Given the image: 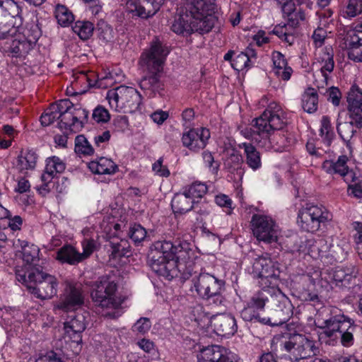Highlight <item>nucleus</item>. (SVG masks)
Masks as SVG:
<instances>
[{"label": "nucleus", "mask_w": 362, "mask_h": 362, "mask_svg": "<svg viewBox=\"0 0 362 362\" xmlns=\"http://www.w3.org/2000/svg\"><path fill=\"white\" fill-rule=\"evenodd\" d=\"M286 123L287 119L281 107L271 103L259 117L252 120L251 127L241 130V134L267 151H282L288 141L279 131Z\"/></svg>", "instance_id": "obj_1"}, {"label": "nucleus", "mask_w": 362, "mask_h": 362, "mask_svg": "<svg viewBox=\"0 0 362 362\" xmlns=\"http://www.w3.org/2000/svg\"><path fill=\"white\" fill-rule=\"evenodd\" d=\"M168 53V47L156 37L151 42L149 49L141 55L140 64L146 69L148 74L142 77L139 86L149 98L163 90L160 74Z\"/></svg>", "instance_id": "obj_2"}, {"label": "nucleus", "mask_w": 362, "mask_h": 362, "mask_svg": "<svg viewBox=\"0 0 362 362\" xmlns=\"http://www.w3.org/2000/svg\"><path fill=\"white\" fill-rule=\"evenodd\" d=\"M318 327L322 329L320 337L325 343L334 346L339 341L344 347H350L354 344V334L357 325L354 320L344 314L335 315L320 322Z\"/></svg>", "instance_id": "obj_3"}, {"label": "nucleus", "mask_w": 362, "mask_h": 362, "mask_svg": "<svg viewBox=\"0 0 362 362\" xmlns=\"http://www.w3.org/2000/svg\"><path fill=\"white\" fill-rule=\"evenodd\" d=\"M16 279L25 284L30 292L40 299H49L57 292L58 282L55 276L42 270V267H31L28 276L23 269L16 270Z\"/></svg>", "instance_id": "obj_4"}, {"label": "nucleus", "mask_w": 362, "mask_h": 362, "mask_svg": "<svg viewBox=\"0 0 362 362\" xmlns=\"http://www.w3.org/2000/svg\"><path fill=\"white\" fill-rule=\"evenodd\" d=\"M223 281L208 273H200L192 279L190 290L195 291L202 298L209 300L210 303L221 305L224 301L222 295Z\"/></svg>", "instance_id": "obj_5"}, {"label": "nucleus", "mask_w": 362, "mask_h": 362, "mask_svg": "<svg viewBox=\"0 0 362 362\" xmlns=\"http://www.w3.org/2000/svg\"><path fill=\"white\" fill-rule=\"evenodd\" d=\"M350 121L338 123L337 129L340 137L351 148L350 140L357 129L362 128V95L351 93L347 96Z\"/></svg>", "instance_id": "obj_6"}, {"label": "nucleus", "mask_w": 362, "mask_h": 362, "mask_svg": "<svg viewBox=\"0 0 362 362\" xmlns=\"http://www.w3.org/2000/svg\"><path fill=\"white\" fill-rule=\"evenodd\" d=\"M216 0H187L186 11L195 19L197 29L210 32L216 21L217 11Z\"/></svg>", "instance_id": "obj_7"}, {"label": "nucleus", "mask_w": 362, "mask_h": 362, "mask_svg": "<svg viewBox=\"0 0 362 362\" xmlns=\"http://www.w3.org/2000/svg\"><path fill=\"white\" fill-rule=\"evenodd\" d=\"M252 274L258 279L262 288L272 290L279 289V282L281 280L280 264L272 260L267 254L256 258L252 263Z\"/></svg>", "instance_id": "obj_8"}, {"label": "nucleus", "mask_w": 362, "mask_h": 362, "mask_svg": "<svg viewBox=\"0 0 362 362\" xmlns=\"http://www.w3.org/2000/svg\"><path fill=\"white\" fill-rule=\"evenodd\" d=\"M106 98L112 108L124 113L137 110L142 100L141 95L136 89L126 86L109 90Z\"/></svg>", "instance_id": "obj_9"}, {"label": "nucleus", "mask_w": 362, "mask_h": 362, "mask_svg": "<svg viewBox=\"0 0 362 362\" xmlns=\"http://www.w3.org/2000/svg\"><path fill=\"white\" fill-rule=\"evenodd\" d=\"M117 289V285L110 276H102L92 286V301L95 306L101 308H117L122 303L115 298Z\"/></svg>", "instance_id": "obj_10"}, {"label": "nucleus", "mask_w": 362, "mask_h": 362, "mask_svg": "<svg viewBox=\"0 0 362 362\" xmlns=\"http://www.w3.org/2000/svg\"><path fill=\"white\" fill-rule=\"evenodd\" d=\"M280 346L289 354L293 361L313 357L319 351L314 340L300 334H294L287 339L280 340Z\"/></svg>", "instance_id": "obj_11"}, {"label": "nucleus", "mask_w": 362, "mask_h": 362, "mask_svg": "<svg viewBox=\"0 0 362 362\" xmlns=\"http://www.w3.org/2000/svg\"><path fill=\"white\" fill-rule=\"evenodd\" d=\"M271 296L270 317L262 318V324L272 327L281 326L293 315V306L289 298L280 290L274 289Z\"/></svg>", "instance_id": "obj_12"}, {"label": "nucleus", "mask_w": 362, "mask_h": 362, "mask_svg": "<svg viewBox=\"0 0 362 362\" xmlns=\"http://www.w3.org/2000/svg\"><path fill=\"white\" fill-rule=\"evenodd\" d=\"M332 219L331 214L323 207L317 205H307L299 210L297 223L304 231H317L321 224Z\"/></svg>", "instance_id": "obj_13"}, {"label": "nucleus", "mask_w": 362, "mask_h": 362, "mask_svg": "<svg viewBox=\"0 0 362 362\" xmlns=\"http://www.w3.org/2000/svg\"><path fill=\"white\" fill-rule=\"evenodd\" d=\"M21 7L13 0H0V40L12 37L18 32L13 19L21 22Z\"/></svg>", "instance_id": "obj_14"}, {"label": "nucleus", "mask_w": 362, "mask_h": 362, "mask_svg": "<svg viewBox=\"0 0 362 362\" xmlns=\"http://www.w3.org/2000/svg\"><path fill=\"white\" fill-rule=\"evenodd\" d=\"M197 258V251L191 240L178 238L175 242L174 259L182 269V277L188 279L192 276V267Z\"/></svg>", "instance_id": "obj_15"}, {"label": "nucleus", "mask_w": 362, "mask_h": 362, "mask_svg": "<svg viewBox=\"0 0 362 362\" xmlns=\"http://www.w3.org/2000/svg\"><path fill=\"white\" fill-rule=\"evenodd\" d=\"M253 235L259 240L266 243L278 242L279 228L272 217L255 214L250 221Z\"/></svg>", "instance_id": "obj_16"}, {"label": "nucleus", "mask_w": 362, "mask_h": 362, "mask_svg": "<svg viewBox=\"0 0 362 362\" xmlns=\"http://www.w3.org/2000/svg\"><path fill=\"white\" fill-rule=\"evenodd\" d=\"M148 264L158 276L168 280L177 277L179 274L182 276V269L179 268L177 262L173 258L160 257L153 252V256L148 257Z\"/></svg>", "instance_id": "obj_17"}, {"label": "nucleus", "mask_w": 362, "mask_h": 362, "mask_svg": "<svg viewBox=\"0 0 362 362\" xmlns=\"http://www.w3.org/2000/svg\"><path fill=\"white\" fill-rule=\"evenodd\" d=\"M323 170L330 175H340L344 182L356 180V173L358 170L350 167V160L345 156H339L337 160H325L322 163Z\"/></svg>", "instance_id": "obj_18"}, {"label": "nucleus", "mask_w": 362, "mask_h": 362, "mask_svg": "<svg viewBox=\"0 0 362 362\" xmlns=\"http://www.w3.org/2000/svg\"><path fill=\"white\" fill-rule=\"evenodd\" d=\"M165 0H127L126 10L132 16L147 18L160 9Z\"/></svg>", "instance_id": "obj_19"}, {"label": "nucleus", "mask_w": 362, "mask_h": 362, "mask_svg": "<svg viewBox=\"0 0 362 362\" xmlns=\"http://www.w3.org/2000/svg\"><path fill=\"white\" fill-rule=\"evenodd\" d=\"M66 165L64 162L57 156H52L46 160V166L44 173L41 175L42 184L37 189L40 194L45 196L51 190L52 180L58 173L64 171Z\"/></svg>", "instance_id": "obj_20"}, {"label": "nucleus", "mask_w": 362, "mask_h": 362, "mask_svg": "<svg viewBox=\"0 0 362 362\" xmlns=\"http://www.w3.org/2000/svg\"><path fill=\"white\" fill-rule=\"evenodd\" d=\"M67 113H63L59 117L58 127L60 129L76 133L82 129L85 122L88 121V112L84 109L74 110Z\"/></svg>", "instance_id": "obj_21"}, {"label": "nucleus", "mask_w": 362, "mask_h": 362, "mask_svg": "<svg viewBox=\"0 0 362 362\" xmlns=\"http://www.w3.org/2000/svg\"><path fill=\"white\" fill-rule=\"evenodd\" d=\"M358 269L354 265L338 267L328 273L330 281L335 286L350 288L356 284Z\"/></svg>", "instance_id": "obj_22"}, {"label": "nucleus", "mask_w": 362, "mask_h": 362, "mask_svg": "<svg viewBox=\"0 0 362 362\" xmlns=\"http://www.w3.org/2000/svg\"><path fill=\"white\" fill-rule=\"evenodd\" d=\"M209 138L210 132L208 129H191L183 133L182 142L190 151L197 152L205 148Z\"/></svg>", "instance_id": "obj_23"}, {"label": "nucleus", "mask_w": 362, "mask_h": 362, "mask_svg": "<svg viewBox=\"0 0 362 362\" xmlns=\"http://www.w3.org/2000/svg\"><path fill=\"white\" fill-rule=\"evenodd\" d=\"M320 277V272L319 271H314L313 273H307L300 276L297 289L303 300L321 304L318 296L312 292Z\"/></svg>", "instance_id": "obj_24"}, {"label": "nucleus", "mask_w": 362, "mask_h": 362, "mask_svg": "<svg viewBox=\"0 0 362 362\" xmlns=\"http://www.w3.org/2000/svg\"><path fill=\"white\" fill-rule=\"evenodd\" d=\"M320 277V272L319 271H314L313 273H307L300 276L297 289L303 300L321 304L318 296L312 292Z\"/></svg>", "instance_id": "obj_25"}, {"label": "nucleus", "mask_w": 362, "mask_h": 362, "mask_svg": "<svg viewBox=\"0 0 362 362\" xmlns=\"http://www.w3.org/2000/svg\"><path fill=\"white\" fill-rule=\"evenodd\" d=\"M211 325L214 332L219 336L228 337L233 335L238 329L235 317L230 314H218L211 319Z\"/></svg>", "instance_id": "obj_26"}, {"label": "nucleus", "mask_w": 362, "mask_h": 362, "mask_svg": "<svg viewBox=\"0 0 362 362\" xmlns=\"http://www.w3.org/2000/svg\"><path fill=\"white\" fill-rule=\"evenodd\" d=\"M195 26V19H194L189 12L181 13L175 17L171 25V30L178 34L187 36L192 33L199 34L208 33V32L202 31Z\"/></svg>", "instance_id": "obj_27"}, {"label": "nucleus", "mask_w": 362, "mask_h": 362, "mask_svg": "<svg viewBox=\"0 0 362 362\" xmlns=\"http://www.w3.org/2000/svg\"><path fill=\"white\" fill-rule=\"evenodd\" d=\"M83 303V296L81 288L76 286H69L57 307L64 311H69L80 307Z\"/></svg>", "instance_id": "obj_28"}, {"label": "nucleus", "mask_w": 362, "mask_h": 362, "mask_svg": "<svg viewBox=\"0 0 362 362\" xmlns=\"http://www.w3.org/2000/svg\"><path fill=\"white\" fill-rule=\"evenodd\" d=\"M273 62L272 71L281 80L288 81L293 73V69L288 65L285 56L279 51H274L272 54Z\"/></svg>", "instance_id": "obj_29"}, {"label": "nucleus", "mask_w": 362, "mask_h": 362, "mask_svg": "<svg viewBox=\"0 0 362 362\" xmlns=\"http://www.w3.org/2000/svg\"><path fill=\"white\" fill-rule=\"evenodd\" d=\"M199 362H238L233 356H230L226 349L220 346H211L202 352Z\"/></svg>", "instance_id": "obj_30"}, {"label": "nucleus", "mask_w": 362, "mask_h": 362, "mask_svg": "<svg viewBox=\"0 0 362 362\" xmlns=\"http://www.w3.org/2000/svg\"><path fill=\"white\" fill-rule=\"evenodd\" d=\"M39 36L40 33L37 32L33 39L28 40L23 37L21 39L13 40L8 49L11 57L16 58L25 57L33 48V45Z\"/></svg>", "instance_id": "obj_31"}, {"label": "nucleus", "mask_w": 362, "mask_h": 362, "mask_svg": "<svg viewBox=\"0 0 362 362\" xmlns=\"http://www.w3.org/2000/svg\"><path fill=\"white\" fill-rule=\"evenodd\" d=\"M243 163V158L235 149H231L227 152V156L223 162L224 168L230 173H236L240 180L243 178L245 173L242 167Z\"/></svg>", "instance_id": "obj_32"}, {"label": "nucleus", "mask_w": 362, "mask_h": 362, "mask_svg": "<svg viewBox=\"0 0 362 362\" xmlns=\"http://www.w3.org/2000/svg\"><path fill=\"white\" fill-rule=\"evenodd\" d=\"M78 78L86 81L90 88H106L112 83V76L110 73L100 76L93 71L88 73L81 71Z\"/></svg>", "instance_id": "obj_33"}, {"label": "nucleus", "mask_w": 362, "mask_h": 362, "mask_svg": "<svg viewBox=\"0 0 362 362\" xmlns=\"http://www.w3.org/2000/svg\"><path fill=\"white\" fill-rule=\"evenodd\" d=\"M334 52L332 47H325L317 57V62L320 64V72L324 82L327 84L329 79L328 73L332 72L334 67Z\"/></svg>", "instance_id": "obj_34"}, {"label": "nucleus", "mask_w": 362, "mask_h": 362, "mask_svg": "<svg viewBox=\"0 0 362 362\" xmlns=\"http://www.w3.org/2000/svg\"><path fill=\"white\" fill-rule=\"evenodd\" d=\"M40 249L37 245L26 243L22 247L23 260L25 263L21 269H23L28 276V270L31 267H42L37 264L39 262ZM16 269H20L17 268Z\"/></svg>", "instance_id": "obj_35"}, {"label": "nucleus", "mask_w": 362, "mask_h": 362, "mask_svg": "<svg viewBox=\"0 0 362 362\" xmlns=\"http://www.w3.org/2000/svg\"><path fill=\"white\" fill-rule=\"evenodd\" d=\"M240 148L244 150L245 163L253 170L262 167L261 154L252 144L243 142L238 144Z\"/></svg>", "instance_id": "obj_36"}, {"label": "nucleus", "mask_w": 362, "mask_h": 362, "mask_svg": "<svg viewBox=\"0 0 362 362\" xmlns=\"http://www.w3.org/2000/svg\"><path fill=\"white\" fill-rule=\"evenodd\" d=\"M88 168L95 174L110 175L115 173L118 167L112 160L101 157L98 160L90 161L88 163Z\"/></svg>", "instance_id": "obj_37"}, {"label": "nucleus", "mask_w": 362, "mask_h": 362, "mask_svg": "<svg viewBox=\"0 0 362 362\" xmlns=\"http://www.w3.org/2000/svg\"><path fill=\"white\" fill-rule=\"evenodd\" d=\"M56 258L62 263L71 265L77 264L83 261L81 252L70 245H65L61 247L57 252Z\"/></svg>", "instance_id": "obj_38"}, {"label": "nucleus", "mask_w": 362, "mask_h": 362, "mask_svg": "<svg viewBox=\"0 0 362 362\" xmlns=\"http://www.w3.org/2000/svg\"><path fill=\"white\" fill-rule=\"evenodd\" d=\"M196 203L183 191L176 194L172 199L171 206L175 213L185 214L190 211Z\"/></svg>", "instance_id": "obj_39"}, {"label": "nucleus", "mask_w": 362, "mask_h": 362, "mask_svg": "<svg viewBox=\"0 0 362 362\" xmlns=\"http://www.w3.org/2000/svg\"><path fill=\"white\" fill-rule=\"evenodd\" d=\"M110 246L113 259L129 257L132 255V247L126 239L113 240L110 242Z\"/></svg>", "instance_id": "obj_40"}, {"label": "nucleus", "mask_w": 362, "mask_h": 362, "mask_svg": "<svg viewBox=\"0 0 362 362\" xmlns=\"http://www.w3.org/2000/svg\"><path fill=\"white\" fill-rule=\"evenodd\" d=\"M37 156L32 150L26 151L25 153L21 151L18 156L16 168L19 171L23 172L28 170H33L35 168Z\"/></svg>", "instance_id": "obj_41"}, {"label": "nucleus", "mask_w": 362, "mask_h": 362, "mask_svg": "<svg viewBox=\"0 0 362 362\" xmlns=\"http://www.w3.org/2000/svg\"><path fill=\"white\" fill-rule=\"evenodd\" d=\"M273 291H274L267 288H262L259 291L257 292L251 297L247 304L252 305L259 311L262 310L267 302L271 303V296L273 295Z\"/></svg>", "instance_id": "obj_42"}, {"label": "nucleus", "mask_w": 362, "mask_h": 362, "mask_svg": "<svg viewBox=\"0 0 362 362\" xmlns=\"http://www.w3.org/2000/svg\"><path fill=\"white\" fill-rule=\"evenodd\" d=\"M175 246V243L170 241H157L154 243L153 247L151 249L148 257L153 256V253L155 252L160 257H165V258L174 259Z\"/></svg>", "instance_id": "obj_43"}, {"label": "nucleus", "mask_w": 362, "mask_h": 362, "mask_svg": "<svg viewBox=\"0 0 362 362\" xmlns=\"http://www.w3.org/2000/svg\"><path fill=\"white\" fill-rule=\"evenodd\" d=\"M318 106V95L313 88H308L302 95V107L308 113L317 111Z\"/></svg>", "instance_id": "obj_44"}, {"label": "nucleus", "mask_w": 362, "mask_h": 362, "mask_svg": "<svg viewBox=\"0 0 362 362\" xmlns=\"http://www.w3.org/2000/svg\"><path fill=\"white\" fill-rule=\"evenodd\" d=\"M72 30L81 40H86L92 36L94 26L90 21H78L72 27Z\"/></svg>", "instance_id": "obj_45"}, {"label": "nucleus", "mask_w": 362, "mask_h": 362, "mask_svg": "<svg viewBox=\"0 0 362 362\" xmlns=\"http://www.w3.org/2000/svg\"><path fill=\"white\" fill-rule=\"evenodd\" d=\"M185 194H187L192 200L200 199L208 191L207 186L201 182H194L183 189Z\"/></svg>", "instance_id": "obj_46"}, {"label": "nucleus", "mask_w": 362, "mask_h": 362, "mask_svg": "<svg viewBox=\"0 0 362 362\" xmlns=\"http://www.w3.org/2000/svg\"><path fill=\"white\" fill-rule=\"evenodd\" d=\"M55 17L62 26H69L74 21L73 13L63 5H58L55 10Z\"/></svg>", "instance_id": "obj_47"}, {"label": "nucleus", "mask_w": 362, "mask_h": 362, "mask_svg": "<svg viewBox=\"0 0 362 362\" xmlns=\"http://www.w3.org/2000/svg\"><path fill=\"white\" fill-rule=\"evenodd\" d=\"M75 152L83 156H90L94 153V148L84 135H78L75 139Z\"/></svg>", "instance_id": "obj_48"}, {"label": "nucleus", "mask_w": 362, "mask_h": 362, "mask_svg": "<svg viewBox=\"0 0 362 362\" xmlns=\"http://www.w3.org/2000/svg\"><path fill=\"white\" fill-rule=\"evenodd\" d=\"M348 247L346 243H332L329 247L327 255L332 257L336 262H342L347 256Z\"/></svg>", "instance_id": "obj_49"}, {"label": "nucleus", "mask_w": 362, "mask_h": 362, "mask_svg": "<svg viewBox=\"0 0 362 362\" xmlns=\"http://www.w3.org/2000/svg\"><path fill=\"white\" fill-rule=\"evenodd\" d=\"M146 230L140 224L134 223L130 226L127 235L134 243L138 245L143 242L146 237Z\"/></svg>", "instance_id": "obj_50"}, {"label": "nucleus", "mask_w": 362, "mask_h": 362, "mask_svg": "<svg viewBox=\"0 0 362 362\" xmlns=\"http://www.w3.org/2000/svg\"><path fill=\"white\" fill-rule=\"evenodd\" d=\"M96 32L98 33L99 39L105 42L112 41L114 37V31L112 28L103 20L98 21L96 27Z\"/></svg>", "instance_id": "obj_51"}, {"label": "nucleus", "mask_w": 362, "mask_h": 362, "mask_svg": "<svg viewBox=\"0 0 362 362\" xmlns=\"http://www.w3.org/2000/svg\"><path fill=\"white\" fill-rule=\"evenodd\" d=\"M287 250L295 252L303 250V242L297 233H292L287 235L284 242Z\"/></svg>", "instance_id": "obj_52"}, {"label": "nucleus", "mask_w": 362, "mask_h": 362, "mask_svg": "<svg viewBox=\"0 0 362 362\" xmlns=\"http://www.w3.org/2000/svg\"><path fill=\"white\" fill-rule=\"evenodd\" d=\"M250 54L248 52H242L235 57L231 63V66L235 70L240 71L250 66Z\"/></svg>", "instance_id": "obj_53"}, {"label": "nucleus", "mask_w": 362, "mask_h": 362, "mask_svg": "<svg viewBox=\"0 0 362 362\" xmlns=\"http://www.w3.org/2000/svg\"><path fill=\"white\" fill-rule=\"evenodd\" d=\"M259 312L257 309L247 303V305L242 310L240 316L245 321L262 323L263 317H261Z\"/></svg>", "instance_id": "obj_54"}, {"label": "nucleus", "mask_w": 362, "mask_h": 362, "mask_svg": "<svg viewBox=\"0 0 362 362\" xmlns=\"http://www.w3.org/2000/svg\"><path fill=\"white\" fill-rule=\"evenodd\" d=\"M64 339L66 341H70L79 344L82 341L83 331H78L75 328H72L64 324Z\"/></svg>", "instance_id": "obj_55"}, {"label": "nucleus", "mask_w": 362, "mask_h": 362, "mask_svg": "<svg viewBox=\"0 0 362 362\" xmlns=\"http://www.w3.org/2000/svg\"><path fill=\"white\" fill-rule=\"evenodd\" d=\"M320 135L322 137L330 142L333 138L334 132L332 128L329 117L328 116H323L321 119Z\"/></svg>", "instance_id": "obj_56"}, {"label": "nucleus", "mask_w": 362, "mask_h": 362, "mask_svg": "<svg viewBox=\"0 0 362 362\" xmlns=\"http://www.w3.org/2000/svg\"><path fill=\"white\" fill-rule=\"evenodd\" d=\"M59 117H60V115L57 113V110H52V105H51L41 115L40 121L42 126L47 127L55 120L59 119Z\"/></svg>", "instance_id": "obj_57"}, {"label": "nucleus", "mask_w": 362, "mask_h": 362, "mask_svg": "<svg viewBox=\"0 0 362 362\" xmlns=\"http://www.w3.org/2000/svg\"><path fill=\"white\" fill-rule=\"evenodd\" d=\"M64 324L72 328H75V329H77L78 331L83 332L86 327L85 317L81 314H78L74 317H71V319L66 321Z\"/></svg>", "instance_id": "obj_58"}, {"label": "nucleus", "mask_w": 362, "mask_h": 362, "mask_svg": "<svg viewBox=\"0 0 362 362\" xmlns=\"http://www.w3.org/2000/svg\"><path fill=\"white\" fill-rule=\"evenodd\" d=\"M356 180L350 181L349 182H346L349 185V190L351 191V193L354 195V197L361 198L362 197V177L361 176L360 172H357L356 173Z\"/></svg>", "instance_id": "obj_59"}, {"label": "nucleus", "mask_w": 362, "mask_h": 362, "mask_svg": "<svg viewBox=\"0 0 362 362\" xmlns=\"http://www.w3.org/2000/svg\"><path fill=\"white\" fill-rule=\"evenodd\" d=\"M82 246L83 251L82 253H81V255L82 256V259L84 260L85 259L88 258L96 249L97 243L92 238H86L83 240Z\"/></svg>", "instance_id": "obj_60"}, {"label": "nucleus", "mask_w": 362, "mask_h": 362, "mask_svg": "<svg viewBox=\"0 0 362 362\" xmlns=\"http://www.w3.org/2000/svg\"><path fill=\"white\" fill-rule=\"evenodd\" d=\"M362 13V0H349L346 6V13L349 17H355Z\"/></svg>", "instance_id": "obj_61"}, {"label": "nucleus", "mask_w": 362, "mask_h": 362, "mask_svg": "<svg viewBox=\"0 0 362 362\" xmlns=\"http://www.w3.org/2000/svg\"><path fill=\"white\" fill-rule=\"evenodd\" d=\"M52 110H57L60 115L63 113H67L71 111L73 103L69 99L60 100L56 103L52 104Z\"/></svg>", "instance_id": "obj_62"}, {"label": "nucleus", "mask_w": 362, "mask_h": 362, "mask_svg": "<svg viewBox=\"0 0 362 362\" xmlns=\"http://www.w3.org/2000/svg\"><path fill=\"white\" fill-rule=\"evenodd\" d=\"M215 202L221 207H224L226 209V214H230L232 213V200L228 197V196L220 194L216 195L215 197Z\"/></svg>", "instance_id": "obj_63"}, {"label": "nucleus", "mask_w": 362, "mask_h": 362, "mask_svg": "<svg viewBox=\"0 0 362 362\" xmlns=\"http://www.w3.org/2000/svg\"><path fill=\"white\" fill-rule=\"evenodd\" d=\"M349 59L356 62H362V43L346 49Z\"/></svg>", "instance_id": "obj_64"}]
</instances>
